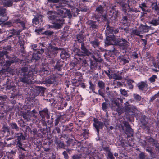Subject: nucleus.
Masks as SVG:
<instances>
[{"mask_svg": "<svg viewBox=\"0 0 159 159\" xmlns=\"http://www.w3.org/2000/svg\"><path fill=\"white\" fill-rule=\"evenodd\" d=\"M60 117L58 116L55 120V125L57 126L59 123L60 120Z\"/></svg>", "mask_w": 159, "mask_h": 159, "instance_id": "51", "label": "nucleus"}, {"mask_svg": "<svg viewBox=\"0 0 159 159\" xmlns=\"http://www.w3.org/2000/svg\"><path fill=\"white\" fill-rule=\"evenodd\" d=\"M157 78V77L156 75H153L152 77L149 79V80L151 82H153L155 81V79Z\"/></svg>", "mask_w": 159, "mask_h": 159, "instance_id": "39", "label": "nucleus"}, {"mask_svg": "<svg viewBox=\"0 0 159 159\" xmlns=\"http://www.w3.org/2000/svg\"><path fill=\"white\" fill-rule=\"evenodd\" d=\"M54 32L53 31H50V30H47L45 31L43 34L45 35L48 36H49L52 35L53 34Z\"/></svg>", "mask_w": 159, "mask_h": 159, "instance_id": "36", "label": "nucleus"}, {"mask_svg": "<svg viewBox=\"0 0 159 159\" xmlns=\"http://www.w3.org/2000/svg\"><path fill=\"white\" fill-rule=\"evenodd\" d=\"M39 113L41 116L42 118H44L45 116H48L49 117L48 111L46 108L43 109V110L39 111Z\"/></svg>", "mask_w": 159, "mask_h": 159, "instance_id": "11", "label": "nucleus"}, {"mask_svg": "<svg viewBox=\"0 0 159 159\" xmlns=\"http://www.w3.org/2000/svg\"><path fill=\"white\" fill-rule=\"evenodd\" d=\"M128 12H135L137 13V12H140V11L137 10V9L135 8H130L129 7L128 10Z\"/></svg>", "mask_w": 159, "mask_h": 159, "instance_id": "31", "label": "nucleus"}, {"mask_svg": "<svg viewBox=\"0 0 159 159\" xmlns=\"http://www.w3.org/2000/svg\"><path fill=\"white\" fill-rule=\"evenodd\" d=\"M23 30V29H20L17 31L15 30V29L13 30L12 31L13 32L12 33L16 35H20V32Z\"/></svg>", "mask_w": 159, "mask_h": 159, "instance_id": "34", "label": "nucleus"}, {"mask_svg": "<svg viewBox=\"0 0 159 159\" xmlns=\"http://www.w3.org/2000/svg\"><path fill=\"white\" fill-rule=\"evenodd\" d=\"M14 22L16 24L20 23L22 27V29H23V30L25 28V23L24 21H21L19 19H16L14 20Z\"/></svg>", "mask_w": 159, "mask_h": 159, "instance_id": "19", "label": "nucleus"}, {"mask_svg": "<svg viewBox=\"0 0 159 159\" xmlns=\"http://www.w3.org/2000/svg\"><path fill=\"white\" fill-rule=\"evenodd\" d=\"M150 23L154 26H156L159 25V16L157 19L154 18H152L151 21Z\"/></svg>", "mask_w": 159, "mask_h": 159, "instance_id": "16", "label": "nucleus"}, {"mask_svg": "<svg viewBox=\"0 0 159 159\" xmlns=\"http://www.w3.org/2000/svg\"><path fill=\"white\" fill-rule=\"evenodd\" d=\"M89 83L90 85L89 87V89H91L93 92H94L95 88V85L93 84H92L91 81H89Z\"/></svg>", "mask_w": 159, "mask_h": 159, "instance_id": "37", "label": "nucleus"}, {"mask_svg": "<svg viewBox=\"0 0 159 159\" xmlns=\"http://www.w3.org/2000/svg\"><path fill=\"white\" fill-rule=\"evenodd\" d=\"M102 110L105 111H107L108 108V104L106 102H103L102 104Z\"/></svg>", "mask_w": 159, "mask_h": 159, "instance_id": "28", "label": "nucleus"}, {"mask_svg": "<svg viewBox=\"0 0 159 159\" xmlns=\"http://www.w3.org/2000/svg\"><path fill=\"white\" fill-rule=\"evenodd\" d=\"M4 62V60L2 56H0V64H2Z\"/></svg>", "mask_w": 159, "mask_h": 159, "instance_id": "60", "label": "nucleus"}, {"mask_svg": "<svg viewBox=\"0 0 159 159\" xmlns=\"http://www.w3.org/2000/svg\"><path fill=\"white\" fill-rule=\"evenodd\" d=\"M81 158V155H75L72 157V159H80Z\"/></svg>", "mask_w": 159, "mask_h": 159, "instance_id": "49", "label": "nucleus"}, {"mask_svg": "<svg viewBox=\"0 0 159 159\" xmlns=\"http://www.w3.org/2000/svg\"><path fill=\"white\" fill-rule=\"evenodd\" d=\"M90 43L92 45L94 48L98 47L100 43L99 42H98L96 40L91 41L90 42Z\"/></svg>", "mask_w": 159, "mask_h": 159, "instance_id": "20", "label": "nucleus"}, {"mask_svg": "<svg viewBox=\"0 0 159 159\" xmlns=\"http://www.w3.org/2000/svg\"><path fill=\"white\" fill-rule=\"evenodd\" d=\"M94 123L93 125L96 129L98 134L99 133L100 129H102L103 126V123L102 122H99L98 120L95 118L93 119Z\"/></svg>", "mask_w": 159, "mask_h": 159, "instance_id": "5", "label": "nucleus"}, {"mask_svg": "<svg viewBox=\"0 0 159 159\" xmlns=\"http://www.w3.org/2000/svg\"><path fill=\"white\" fill-rule=\"evenodd\" d=\"M17 145H18V147L20 149H22L23 150H24V148H23L22 144L20 142H17Z\"/></svg>", "mask_w": 159, "mask_h": 159, "instance_id": "53", "label": "nucleus"}, {"mask_svg": "<svg viewBox=\"0 0 159 159\" xmlns=\"http://www.w3.org/2000/svg\"><path fill=\"white\" fill-rule=\"evenodd\" d=\"M134 81L131 80H127V83L126 86L128 87L129 89H131L133 88V85L132 84L134 82Z\"/></svg>", "mask_w": 159, "mask_h": 159, "instance_id": "18", "label": "nucleus"}, {"mask_svg": "<svg viewBox=\"0 0 159 159\" xmlns=\"http://www.w3.org/2000/svg\"><path fill=\"white\" fill-rule=\"evenodd\" d=\"M132 56L134 59L137 58L138 57V54L135 52H134L133 53Z\"/></svg>", "mask_w": 159, "mask_h": 159, "instance_id": "54", "label": "nucleus"}, {"mask_svg": "<svg viewBox=\"0 0 159 159\" xmlns=\"http://www.w3.org/2000/svg\"><path fill=\"white\" fill-rule=\"evenodd\" d=\"M112 78L115 80H120L122 79V77L119 75L115 74L112 76Z\"/></svg>", "mask_w": 159, "mask_h": 159, "instance_id": "40", "label": "nucleus"}, {"mask_svg": "<svg viewBox=\"0 0 159 159\" xmlns=\"http://www.w3.org/2000/svg\"><path fill=\"white\" fill-rule=\"evenodd\" d=\"M84 43H82L81 44V49L82 51L85 54L86 56H89L91 54V53L84 46Z\"/></svg>", "mask_w": 159, "mask_h": 159, "instance_id": "13", "label": "nucleus"}, {"mask_svg": "<svg viewBox=\"0 0 159 159\" xmlns=\"http://www.w3.org/2000/svg\"><path fill=\"white\" fill-rule=\"evenodd\" d=\"M44 50L43 49H39L36 51V52H34L32 58L33 59L37 60L40 59V56L39 54H41L43 53Z\"/></svg>", "mask_w": 159, "mask_h": 159, "instance_id": "10", "label": "nucleus"}, {"mask_svg": "<svg viewBox=\"0 0 159 159\" xmlns=\"http://www.w3.org/2000/svg\"><path fill=\"white\" fill-rule=\"evenodd\" d=\"M92 57L96 62H101L103 61V59L100 58V53L99 52H94Z\"/></svg>", "mask_w": 159, "mask_h": 159, "instance_id": "8", "label": "nucleus"}, {"mask_svg": "<svg viewBox=\"0 0 159 159\" xmlns=\"http://www.w3.org/2000/svg\"><path fill=\"white\" fill-rule=\"evenodd\" d=\"M153 9L157 13L159 12V7L157 4H156L153 7Z\"/></svg>", "mask_w": 159, "mask_h": 159, "instance_id": "46", "label": "nucleus"}, {"mask_svg": "<svg viewBox=\"0 0 159 159\" xmlns=\"http://www.w3.org/2000/svg\"><path fill=\"white\" fill-rule=\"evenodd\" d=\"M5 13V9H2L0 11V16H2L4 18H1V21L4 22L8 19V17L4 14Z\"/></svg>", "mask_w": 159, "mask_h": 159, "instance_id": "15", "label": "nucleus"}, {"mask_svg": "<svg viewBox=\"0 0 159 159\" xmlns=\"http://www.w3.org/2000/svg\"><path fill=\"white\" fill-rule=\"evenodd\" d=\"M146 140L150 144H152L155 141L154 139L151 137L148 138Z\"/></svg>", "mask_w": 159, "mask_h": 159, "instance_id": "44", "label": "nucleus"}, {"mask_svg": "<svg viewBox=\"0 0 159 159\" xmlns=\"http://www.w3.org/2000/svg\"><path fill=\"white\" fill-rule=\"evenodd\" d=\"M11 126L13 129H15L16 130H18L19 128L17 124L15 123H11L10 124Z\"/></svg>", "mask_w": 159, "mask_h": 159, "instance_id": "33", "label": "nucleus"}, {"mask_svg": "<svg viewBox=\"0 0 159 159\" xmlns=\"http://www.w3.org/2000/svg\"><path fill=\"white\" fill-rule=\"evenodd\" d=\"M84 38L83 36L81 34H79L77 35V39L78 41L80 43H81V44L83 41Z\"/></svg>", "mask_w": 159, "mask_h": 159, "instance_id": "23", "label": "nucleus"}, {"mask_svg": "<svg viewBox=\"0 0 159 159\" xmlns=\"http://www.w3.org/2000/svg\"><path fill=\"white\" fill-rule=\"evenodd\" d=\"M118 59L119 61L122 65H124L129 63L130 61L129 57L127 55L120 56L118 57Z\"/></svg>", "mask_w": 159, "mask_h": 159, "instance_id": "6", "label": "nucleus"}, {"mask_svg": "<svg viewBox=\"0 0 159 159\" xmlns=\"http://www.w3.org/2000/svg\"><path fill=\"white\" fill-rule=\"evenodd\" d=\"M98 86L101 89L104 88L105 84L102 81H99L98 83Z\"/></svg>", "mask_w": 159, "mask_h": 159, "instance_id": "25", "label": "nucleus"}, {"mask_svg": "<svg viewBox=\"0 0 159 159\" xmlns=\"http://www.w3.org/2000/svg\"><path fill=\"white\" fill-rule=\"evenodd\" d=\"M125 104L126 106V107L125 108V110L126 111H129V110H128V109L129 108H133V107H132L131 106H130V107H128L129 103L128 102H126V103H125Z\"/></svg>", "mask_w": 159, "mask_h": 159, "instance_id": "52", "label": "nucleus"}, {"mask_svg": "<svg viewBox=\"0 0 159 159\" xmlns=\"http://www.w3.org/2000/svg\"><path fill=\"white\" fill-rule=\"evenodd\" d=\"M63 154L64 156L65 159H68V156L66 151H64L63 152Z\"/></svg>", "mask_w": 159, "mask_h": 159, "instance_id": "58", "label": "nucleus"}, {"mask_svg": "<svg viewBox=\"0 0 159 159\" xmlns=\"http://www.w3.org/2000/svg\"><path fill=\"white\" fill-rule=\"evenodd\" d=\"M41 73H43L44 74H46V75H47L48 74H49V71L46 70V69L45 68H43L41 70Z\"/></svg>", "mask_w": 159, "mask_h": 159, "instance_id": "48", "label": "nucleus"}, {"mask_svg": "<svg viewBox=\"0 0 159 159\" xmlns=\"http://www.w3.org/2000/svg\"><path fill=\"white\" fill-rule=\"evenodd\" d=\"M62 66V65L60 64V63L58 61H57L56 64L55 66L54 67L55 69H57L58 71H60L61 70V68Z\"/></svg>", "mask_w": 159, "mask_h": 159, "instance_id": "26", "label": "nucleus"}, {"mask_svg": "<svg viewBox=\"0 0 159 159\" xmlns=\"http://www.w3.org/2000/svg\"><path fill=\"white\" fill-rule=\"evenodd\" d=\"M139 89L141 90H147L148 87V85L147 84L146 82L142 81L139 83L138 84Z\"/></svg>", "mask_w": 159, "mask_h": 159, "instance_id": "9", "label": "nucleus"}, {"mask_svg": "<svg viewBox=\"0 0 159 159\" xmlns=\"http://www.w3.org/2000/svg\"><path fill=\"white\" fill-rule=\"evenodd\" d=\"M110 40L113 41L115 43H118L120 42H121V41L123 43H122L124 47L125 48L128 47L129 43L128 42L127 40L125 39L122 38L121 39L116 38V37L114 35H110Z\"/></svg>", "mask_w": 159, "mask_h": 159, "instance_id": "3", "label": "nucleus"}, {"mask_svg": "<svg viewBox=\"0 0 159 159\" xmlns=\"http://www.w3.org/2000/svg\"><path fill=\"white\" fill-rule=\"evenodd\" d=\"M107 32L109 34L112 33L113 31V28L112 27H110L109 26H107L106 28Z\"/></svg>", "mask_w": 159, "mask_h": 159, "instance_id": "29", "label": "nucleus"}, {"mask_svg": "<svg viewBox=\"0 0 159 159\" xmlns=\"http://www.w3.org/2000/svg\"><path fill=\"white\" fill-rule=\"evenodd\" d=\"M60 142L61 141L59 140V139L58 138H56L55 140V144L58 145Z\"/></svg>", "mask_w": 159, "mask_h": 159, "instance_id": "64", "label": "nucleus"}, {"mask_svg": "<svg viewBox=\"0 0 159 159\" xmlns=\"http://www.w3.org/2000/svg\"><path fill=\"white\" fill-rule=\"evenodd\" d=\"M5 5L7 7H9L11 5L12 3V1L11 0H7L4 2Z\"/></svg>", "mask_w": 159, "mask_h": 159, "instance_id": "41", "label": "nucleus"}, {"mask_svg": "<svg viewBox=\"0 0 159 159\" xmlns=\"http://www.w3.org/2000/svg\"><path fill=\"white\" fill-rule=\"evenodd\" d=\"M19 134L20 135L18 136L17 137V142H20L21 139L25 140V138L22 135L21 133H20Z\"/></svg>", "mask_w": 159, "mask_h": 159, "instance_id": "30", "label": "nucleus"}, {"mask_svg": "<svg viewBox=\"0 0 159 159\" xmlns=\"http://www.w3.org/2000/svg\"><path fill=\"white\" fill-rule=\"evenodd\" d=\"M58 48L55 47H53L49 49V52L50 54L49 55V56H50L53 55L57 54L58 53L57 50Z\"/></svg>", "mask_w": 159, "mask_h": 159, "instance_id": "12", "label": "nucleus"}, {"mask_svg": "<svg viewBox=\"0 0 159 159\" xmlns=\"http://www.w3.org/2000/svg\"><path fill=\"white\" fill-rule=\"evenodd\" d=\"M122 100L121 98H114L112 101V102L115 104L116 106L119 107V101L121 102Z\"/></svg>", "mask_w": 159, "mask_h": 159, "instance_id": "17", "label": "nucleus"}, {"mask_svg": "<svg viewBox=\"0 0 159 159\" xmlns=\"http://www.w3.org/2000/svg\"><path fill=\"white\" fill-rule=\"evenodd\" d=\"M13 87V86L12 85H7V86L6 87V90H10Z\"/></svg>", "mask_w": 159, "mask_h": 159, "instance_id": "59", "label": "nucleus"}, {"mask_svg": "<svg viewBox=\"0 0 159 159\" xmlns=\"http://www.w3.org/2000/svg\"><path fill=\"white\" fill-rule=\"evenodd\" d=\"M96 11L100 14H102L103 12V7L101 5H99L97 7Z\"/></svg>", "mask_w": 159, "mask_h": 159, "instance_id": "24", "label": "nucleus"}, {"mask_svg": "<svg viewBox=\"0 0 159 159\" xmlns=\"http://www.w3.org/2000/svg\"><path fill=\"white\" fill-rule=\"evenodd\" d=\"M152 145L156 147L157 148H159V144L156 141H154V142L153 143Z\"/></svg>", "mask_w": 159, "mask_h": 159, "instance_id": "55", "label": "nucleus"}, {"mask_svg": "<svg viewBox=\"0 0 159 159\" xmlns=\"http://www.w3.org/2000/svg\"><path fill=\"white\" fill-rule=\"evenodd\" d=\"M28 67H23L19 71L20 75L21 76L20 77L21 82L28 84L32 83L31 80L33 79L32 75L34 74L35 71L30 70Z\"/></svg>", "mask_w": 159, "mask_h": 159, "instance_id": "1", "label": "nucleus"}, {"mask_svg": "<svg viewBox=\"0 0 159 159\" xmlns=\"http://www.w3.org/2000/svg\"><path fill=\"white\" fill-rule=\"evenodd\" d=\"M139 7L141 8H146L147 7L146 4L145 3H143L141 4L140 5Z\"/></svg>", "mask_w": 159, "mask_h": 159, "instance_id": "61", "label": "nucleus"}, {"mask_svg": "<svg viewBox=\"0 0 159 159\" xmlns=\"http://www.w3.org/2000/svg\"><path fill=\"white\" fill-rule=\"evenodd\" d=\"M58 145L59 146V147L61 148H64L65 147L64 143L63 142H61V141L58 144Z\"/></svg>", "mask_w": 159, "mask_h": 159, "instance_id": "57", "label": "nucleus"}, {"mask_svg": "<svg viewBox=\"0 0 159 159\" xmlns=\"http://www.w3.org/2000/svg\"><path fill=\"white\" fill-rule=\"evenodd\" d=\"M117 3L118 4H119L122 7L125 8V3L123 2L122 1L120 0H118L116 1Z\"/></svg>", "mask_w": 159, "mask_h": 159, "instance_id": "42", "label": "nucleus"}, {"mask_svg": "<svg viewBox=\"0 0 159 159\" xmlns=\"http://www.w3.org/2000/svg\"><path fill=\"white\" fill-rule=\"evenodd\" d=\"M48 15V19L52 21H56L59 22L62 24L63 23V20L62 19L60 18L58 16V14L56 11H49L47 13Z\"/></svg>", "mask_w": 159, "mask_h": 159, "instance_id": "2", "label": "nucleus"}, {"mask_svg": "<svg viewBox=\"0 0 159 159\" xmlns=\"http://www.w3.org/2000/svg\"><path fill=\"white\" fill-rule=\"evenodd\" d=\"M23 118L25 119L28 120L29 117V115L26 113H23L22 114Z\"/></svg>", "mask_w": 159, "mask_h": 159, "instance_id": "56", "label": "nucleus"}, {"mask_svg": "<svg viewBox=\"0 0 159 159\" xmlns=\"http://www.w3.org/2000/svg\"><path fill=\"white\" fill-rule=\"evenodd\" d=\"M132 33V34H135L138 36L139 35V34L140 33H141L139 29V30L136 29L133 30Z\"/></svg>", "mask_w": 159, "mask_h": 159, "instance_id": "27", "label": "nucleus"}, {"mask_svg": "<svg viewBox=\"0 0 159 159\" xmlns=\"http://www.w3.org/2000/svg\"><path fill=\"white\" fill-rule=\"evenodd\" d=\"M108 156L110 159H113L114 157L112 154L111 152H109L108 153Z\"/></svg>", "mask_w": 159, "mask_h": 159, "instance_id": "63", "label": "nucleus"}, {"mask_svg": "<svg viewBox=\"0 0 159 159\" xmlns=\"http://www.w3.org/2000/svg\"><path fill=\"white\" fill-rule=\"evenodd\" d=\"M53 28L56 29H59L61 27V26L59 23H56L52 26Z\"/></svg>", "mask_w": 159, "mask_h": 159, "instance_id": "45", "label": "nucleus"}, {"mask_svg": "<svg viewBox=\"0 0 159 159\" xmlns=\"http://www.w3.org/2000/svg\"><path fill=\"white\" fill-rule=\"evenodd\" d=\"M87 24L90 29L93 30L98 29L99 26V22L92 20H89L86 22Z\"/></svg>", "mask_w": 159, "mask_h": 159, "instance_id": "4", "label": "nucleus"}, {"mask_svg": "<svg viewBox=\"0 0 159 159\" xmlns=\"http://www.w3.org/2000/svg\"><path fill=\"white\" fill-rule=\"evenodd\" d=\"M139 29L141 33L147 32L148 31V26L144 25H141L139 27Z\"/></svg>", "mask_w": 159, "mask_h": 159, "instance_id": "14", "label": "nucleus"}, {"mask_svg": "<svg viewBox=\"0 0 159 159\" xmlns=\"http://www.w3.org/2000/svg\"><path fill=\"white\" fill-rule=\"evenodd\" d=\"M153 65L154 67L156 69H158V70L157 69H153V70L156 72H157L159 71V61L153 63Z\"/></svg>", "mask_w": 159, "mask_h": 159, "instance_id": "21", "label": "nucleus"}, {"mask_svg": "<svg viewBox=\"0 0 159 159\" xmlns=\"http://www.w3.org/2000/svg\"><path fill=\"white\" fill-rule=\"evenodd\" d=\"M123 124L124 126L126 127V128L130 127L129 124L128 122L124 121L123 122Z\"/></svg>", "mask_w": 159, "mask_h": 159, "instance_id": "62", "label": "nucleus"}, {"mask_svg": "<svg viewBox=\"0 0 159 159\" xmlns=\"http://www.w3.org/2000/svg\"><path fill=\"white\" fill-rule=\"evenodd\" d=\"M104 72L108 76L110 79H111L112 78V76L110 74V71L109 70H108V72L105 71Z\"/></svg>", "mask_w": 159, "mask_h": 159, "instance_id": "47", "label": "nucleus"}, {"mask_svg": "<svg viewBox=\"0 0 159 159\" xmlns=\"http://www.w3.org/2000/svg\"><path fill=\"white\" fill-rule=\"evenodd\" d=\"M61 56L63 57L68 58L69 57V54L66 51H63L61 52Z\"/></svg>", "mask_w": 159, "mask_h": 159, "instance_id": "38", "label": "nucleus"}, {"mask_svg": "<svg viewBox=\"0 0 159 159\" xmlns=\"http://www.w3.org/2000/svg\"><path fill=\"white\" fill-rule=\"evenodd\" d=\"M139 159H145V156L144 155V154L142 152L139 154Z\"/></svg>", "mask_w": 159, "mask_h": 159, "instance_id": "50", "label": "nucleus"}, {"mask_svg": "<svg viewBox=\"0 0 159 159\" xmlns=\"http://www.w3.org/2000/svg\"><path fill=\"white\" fill-rule=\"evenodd\" d=\"M57 13L58 14V15L60 16H62V15L64 14V11L63 9L62 8H61L60 9H57Z\"/></svg>", "mask_w": 159, "mask_h": 159, "instance_id": "35", "label": "nucleus"}, {"mask_svg": "<svg viewBox=\"0 0 159 159\" xmlns=\"http://www.w3.org/2000/svg\"><path fill=\"white\" fill-rule=\"evenodd\" d=\"M75 52L76 54H75V58L78 60H79V59L81 60L82 59L81 57H82L83 56H86L82 50L81 51L79 49H75Z\"/></svg>", "mask_w": 159, "mask_h": 159, "instance_id": "7", "label": "nucleus"}, {"mask_svg": "<svg viewBox=\"0 0 159 159\" xmlns=\"http://www.w3.org/2000/svg\"><path fill=\"white\" fill-rule=\"evenodd\" d=\"M126 134H129L133 136V131L132 128L130 127V126L128 128H127L125 130Z\"/></svg>", "mask_w": 159, "mask_h": 159, "instance_id": "22", "label": "nucleus"}, {"mask_svg": "<svg viewBox=\"0 0 159 159\" xmlns=\"http://www.w3.org/2000/svg\"><path fill=\"white\" fill-rule=\"evenodd\" d=\"M133 96L134 99L136 100L139 101L141 100V97L139 95L136 94H134Z\"/></svg>", "mask_w": 159, "mask_h": 159, "instance_id": "43", "label": "nucleus"}, {"mask_svg": "<svg viewBox=\"0 0 159 159\" xmlns=\"http://www.w3.org/2000/svg\"><path fill=\"white\" fill-rule=\"evenodd\" d=\"M120 92L121 95L125 96L126 97L128 96L127 91L125 89H121L120 90Z\"/></svg>", "mask_w": 159, "mask_h": 159, "instance_id": "32", "label": "nucleus"}]
</instances>
